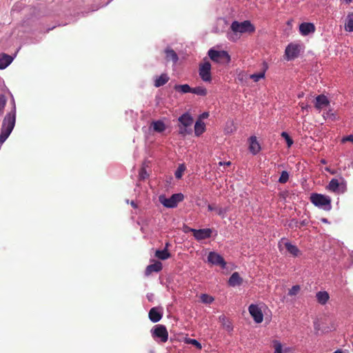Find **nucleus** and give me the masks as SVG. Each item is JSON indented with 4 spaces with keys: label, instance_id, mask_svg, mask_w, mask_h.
I'll use <instances>...</instances> for the list:
<instances>
[{
    "label": "nucleus",
    "instance_id": "30",
    "mask_svg": "<svg viewBox=\"0 0 353 353\" xmlns=\"http://www.w3.org/2000/svg\"><path fill=\"white\" fill-rule=\"evenodd\" d=\"M219 322L221 323L223 328L228 332L230 333L233 331V325L232 323L226 318L225 315H221L219 317Z\"/></svg>",
    "mask_w": 353,
    "mask_h": 353
},
{
    "label": "nucleus",
    "instance_id": "18",
    "mask_svg": "<svg viewBox=\"0 0 353 353\" xmlns=\"http://www.w3.org/2000/svg\"><path fill=\"white\" fill-rule=\"evenodd\" d=\"M316 31V26L312 22H301L299 26V32L301 35L307 37L312 34Z\"/></svg>",
    "mask_w": 353,
    "mask_h": 353
},
{
    "label": "nucleus",
    "instance_id": "17",
    "mask_svg": "<svg viewBox=\"0 0 353 353\" xmlns=\"http://www.w3.org/2000/svg\"><path fill=\"white\" fill-rule=\"evenodd\" d=\"M165 119V118L153 120L149 126V130L156 133H163L168 128L167 125L164 122Z\"/></svg>",
    "mask_w": 353,
    "mask_h": 353
},
{
    "label": "nucleus",
    "instance_id": "1",
    "mask_svg": "<svg viewBox=\"0 0 353 353\" xmlns=\"http://www.w3.org/2000/svg\"><path fill=\"white\" fill-rule=\"evenodd\" d=\"M256 31L255 26L250 20L239 21H232L227 32V39L232 42H236L244 34H251Z\"/></svg>",
    "mask_w": 353,
    "mask_h": 353
},
{
    "label": "nucleus",
    "instance_id": "53",
    "mask_svg": "<svg viewBox=\"0 0 353 353\" xmlns=\"http://www.w3.org/2000/svg\"><path fill=\"white\" fill-rule=\"evenodd\" d=\"M113 0H108L106 3L102 4L101 6H96V8L92 10V12L97 10L100 8H103L107 6L109 3H110Z\"/></svg>",
    "mask_w": 353,
    "mask_h": 353
},
{
    "label": "nucleus",
    "instance_id": "62",
    "mask_svg": "<svg viewBox=\"0 0 353 353\" xmlns=\"http://www.w3.org/2000/svg\"><path fill=\"white\" fill-rule=\"evenodd\" d=\"M171 246V244L169 241H167L165 243V246L163 248V250H165L166 251H168L169 248Z\"/></svg>",
    "mask_w": 353,
    "mask_h": 353
},
{
    "label": "nucleus",
    "instance_id": "27",
    "mask_svg": "<svg viewBox=\"0 0 353 353\" xmlns=\"http://www.w3.org/2000/svg\"><path fill=\"white\" fill-rule=\"evenodd\" d=\"M323 117L324 120H330L331 121H336L339 120L340 117L337 113L334 111L333 108L330 106L323 112Z\"/></svg>",
    "mask_w": 353,
    "mask_h": 353
},
{
    "label": "nucleus",
    "instance_id": "37",
    "mask_svg": "<svg viewBox=\"0 0 353 353\" xmlns=\"http://www.w3.org/2000/svg\"><path fill=\"white\" fill-rule=\"evenodd\" d=\"M274 352L273 353H286V351L283 350L282 343L278 340L273 341Z\"/></svg>",
    "mask_w": 353,
    "mask_h": 353
},
{
    "label": "nucleus",
    "instance_id": "24",
    "mask_svg": "<svg viewBox=\"0 0 353 353\" xmlns=\"http://www.w3.org/2000/svg\"><path fill=\"white\" fill-rule=\"evenodd\" d=\"M206 131V125L203 121L196 119L194 123V134L196 137H201Z\"/></svg>",
    "mask_w": 353,
    "mask_h": 353
},
{
    "label": "nucleus",
    "instance_id": "26",
    "mask_svg": "<svg viewBox=\"0 0 353 353\" xmlns=\"http://www.w3.org/2000/svg\"><path fill=\"white\" fill-rule=\"evenodd\" d=\"M170 79L167 73H161L159 76H155L153 78L154 86L155 88H160L166 84Z\"/></svg>",
    "mask_w": 353,
    "mask_h": 353
},
{
    "label": "nucleus",
    "instance_id": "4",
    "mask_svg": "<svg viewBox=\"0 0 353 353\" xmlns=\"http://www.w3.org/2000/svg\"><path fill=\"white\" fill-rule=\"evenodd\" d=\"M310 202L316 208L326 212L332 210V198L327 194L312 192L310 195Z\"/></svg>",
    "mask_w": 353,
    "mask_h": 353
},
{
    "label": "nucleus",
    "instance_id": "10",
    "mask_svg": "<svg viewBox=\"0 0 353 353\" xmlns=\"http://www.w3.org/2000/svg\"><path fill=\"white\" fill-rule=\"evenodd\" d=\"M206 262L212 266H219L222 270L227 268V262L223 256L216 251L209 252Z\"/></svg>",
    "mask_w": 353,
    "mask_h": 353
},
{
    "label": "nucleus",
    "instance_id": "20",
    "mask_svg": "<svg viewBox=\"0 0 353 353\" xmlns=\"http://www.w3.org/2000/svg\"><path fill=\"white\" fill-rule=\"evenodd\" d=\"M284 246L286 252L294 258L299 257L302 254V252L298 246L290 241H285Z\"/></svg>",
    "mask_w": 353,
    "mask_h": 353
},
{
    "label": "nucleus",
    "instance_id": "58",
    "mask_svg": "<svg viewBox=\"0 0 353 353\" xmlns=\"http://www.w3.org/2000/svg\"><path fill=\"white\" fill-rule=\"evenodd\" d=\"M219 164V165L230 166L232 164V163L230 161H220Z\"/></svg>",
    "mask_w": 353,
    "mask_h": 353
},
{
    "label": "nucleus",
    "instance_id": "34",
    "mask_svg": "<svg viewBox=\"0 0 353 353\" xmlns=\"http://www.w3.org/2000/svg\"><path fill=\"white\" fill-rule=\"evenodd\" d=\"M184 343H186V344H188V345H192V346H194L196 349H197L199 350H201L202 347H203L202 344L201 343V342H199L196 339H192V338L186 337L184 339Z\"/></svg>",
    "mask_w": 353,
    "mask_h": 353
},
{
    "label": "nucleus",
    "instance_id": "33",
    "mask_svg": "<svg viewBox=\"0 0 353 353\" xmlns=\"http://www.w3.org/2000/svg\"><path fill=\"white\" fill-rule=\"evenodd\" d=\"M187 170V166L185 163L179 164L177 168L174 171V176L176 179L180 180L183 178L185 171Z\"/></svg>",
    "mask_w": 353,
    "mask_h": 353
},
{
    "label": "nucleus",
    "instance_id": "39",
    "mask_svg": "<svg viewBox=\"0 0 353 353\" xmlns=\"http://www.w3.org/2000/svg\"><path fill=\"white\" fill-rule=\"evenodd\" d=\"M290 178V173L287 170H283L279 176V178L278 179V182L280 183H285L288 182Z\"/></svg>",
    "mask_w": 353,
    "mask_h": 353
},
{
    "label": "nucleus",
    "instance_id": "16",
    "mask_svg": "<svg viewBox=\"0 0 353 353\" xmlns=\"http://www.w3.org/2000/svg\"><path fill=\"white\" fill-rule=\"evenodd\" d=\"M163 315V307L161 305L152 307L148 312L150 321L154 323L161 321Z\"/></svg>",
    "mask_w": 353,
    "mask_h": 353
},
{
    "label": "nucleus",
    "instance_id": "35",
    "mask_svg": "<svg viewBox=\"0 0 353 353\" xmlns=\"http://www.w3.org/2000/svg\"><path fill=\"white\" fill-rule=\"evenodd\" d=\"M192 93L200 97H205L208 94V90L204 86H196L192 88Z\"/></svg>",
    "mask_w": 353,
    "mask_h": 353
},
{
    "label": "nucleus",
    "instance_id": "56",
    "mask_svg": "<svg viewBox=\"0 0 353 353\" xmlns=\"http://www.w3.org/2000/svg\"><path fill=\"white\" fill-rule=\"evenodd\" d=\"M154 295L153 293H148L146 294V298L150 302H153Z\"/></svg>",
    "mask_w": 353,
    "mask_h": 353
},
{
    "label": "nucleus",
    "instance_id": "31",
    "mask_svg": "<svg viewBox=\"0 0 353 353\" xmlns=\"http://www.w3.org/2000/svg\"><path fill=\"white\" fill-rule=\"evenodd\" d=\"M154 256L159 260L165 261L171 257V254L165 250L157 249L154 252Z\"/></svg>",
    "mask_w": 353,
    "mask_h": 353
},
{
    "label": "nucleus",
    "instance_id": "52",
    "mask_svg": "<svg viewBox=\"0 0 353 353\" xmlns=\"http://www.w3.org/2000/svg\"><path fill=\"white\" fill-rule=\"evenodd\" d=\"M321 327L320 323H319L318 321H314V329L316 332H318V331H321Z\"/></svg>",
    "mask_w": 353,
    "mask_h": 353
},
{
    "label": "nucleus",
    "instance_id": "38",
    "mask_svg": "<svg viewBox=\"0 0 353 353\" xmlns=\"http://www.w3.org/2000/svg\"><path fill=\"white\" fill-rule=\"evenodd\" d=\"M200 299L201 302L205 304H211L214 301L213 296L206 293L201 294Z\"/></svg>",
    "mask_w": 353,
    "mask_h": 353
},
{
    "label": "nucleus",
    "instance_id": "60",
    "mask_svg": "<svg viewBox=\"0 0 353 353\" xmlns=\"http://www.w3.org/2000/svg\"><path fill=\"white\" fill-rule=\"evenodd\" d=\"M131 206L134 208V209H137L138 208V205L137 204L136 201H134V200H132L130 202Z\"/></svg>",
    "mask_w": 353,
    "mask_h": 353
},
{
    "label": "nucleus",
    "instance_id": "44",
    "mask_svg": "<svg viewBox=\"0 0 353 353\" xmlns=\"http://www.w3.org/2000/svg\"><path fill=\"white\" fill-rule=\"evenodd\" d=\"M321 329V332L323 334H326L330 332L334 331L336 330V327L333 325L332 327H330L329 325H325L323 324Z\"/></svg>",
    "mask_w": 353,
    "mask_h": 353
},
{
    "label": "nucleus",
    "instance_id": "64",
    "mask_svg": "<svg viewBox=\"0 0 353 353\" xmlns=\"http://www.w3.org/2000/svg\"><path fill=\"white\" fill-rule=\"evenodd\" d=\"M332 353H343V350L342 349H337L334 351Z\"/></svg>",
    "mask_w": 353,
    "mask_h": 353
},
{
    "label": "nucleus",
    "instance_id": "8",
    "mask_svg": "<svg viewBox=\"0 0 353 353\" xmlns=\"http://www.w3.org/2000/svg\"><path fill=\"white\" fill-rule=\"evenodd\" d=\"M151 335L158 343H165L168 340V332L165 325L157 324L150 330Z\"/></svg>",
    "mask_w": 353,
    "mask_h": 353
},
{
    "label": "nucleus",
    "instance_id": "11",
    "mask_svg": "<svg viewBox=\"0 0 353 353\" xmlns=\"http://www.w3.org/2000/svg\"><path fill=\"white\" fill-rule=\"evenodd\" d=\"M212 65L209 61L204 59L203 62L199 65V75L202 81L207 83L212 82Z\"/></svg>",
    "mask_w": 353,
    "mask_h": 353
},
{
    "label": "nucleus",
    "instance_id": "9",
    "mask_svg": "<svg viewBox=\"0 0 353 353\" xmlns=\"http://www.w3.org/2000/svg\"><path fill=\"white\" fill-rule=\"evenodd\" d=\"M301 45L299 43L290 42L285 47L284 52V59L287 61L296 59L300 55Z\"/></svg>",
    "mask_w": 353,
    "mask_h": 353
},
{
    "label": "nucleus",
    "instance_id": "54",
    "mask_svg": "<svg viewBox=\"0 0 353 353\" xmlns=\"http://www.w3.org/2000/svg\"><path fill=\"white\" fill-rule=\"evenodd\" d=\"M41 40V37L39 38H30L29 43L30 44H36L40 42Z\"/></svg>",
    "mask_w": 353,
    "mask_h": 353
},
{
    "label": "nucleus",
    "instance_id": "63",
    "mask_svg": "<svg viewBox=\"0 0 353 353\" xmlns=\"http://www.w3.org/2000/svg\"><path fill=\"white\" fill-rule=\"evenodd\" d=\"M321 221L324 223H328V224L330 223L329 220L327 218H324V217L321 219Z\"/></svg>",
    "mask_w": 353,
    "mask_h": 353
},
{
    "label": "nucleus",
    "instance_id": "43",
    "mask_svg": "<svg viewBox=\"0 0 353 353\" xmlns=\"http://www.w3.org/2000/svg\"><path fill=\"white\" fill-rule=\"evenodd\" d=\"M11 96V100H10V105H11V110L8 112L7 113L17 115V106L14 98L11 92H10Z\"/></svg>",
    "mask_w": 353,
    "mask_h": 353
},
{
    "label": "nucleus",
    "instance_id": "46",
    "mask_svg": "<svg viewBox=\"0 0 353 353\" xmlns=\"http://www.w3.org/2000/svg\"><path fill=\"white\" fill-rule=\"evenodd\" d=\"M216 211L219 216L224 218L225 213L228 211V208H216Z\"/></svg>",
    "mask_w": 353,
    "mask_h": 353
},
{
    "label": "nucleus",
    "instance_id": "28",
    "mask_svg": "<svg viewBox=\"0 0 353 353\" xmlns=\"http://www.w3.org/2000/svg\"><path fill=\"white\" fill-rule=\"evenodd\" d=\"M316 299L319 304L324 305L329 301L330 294L325 290H321L316 293Z\"/></svg>",
    "mask_w": 353,
    "mask_h": 353
},
{
    "label": "nucleus",
    "instance_id": "55",
    "mask_svg": "<svg viewBox=\"0 0 353 353\" xmlns=\"http://www.w3.org/2000/svg\"><path fill=\"white\" fill-rule=\"evenodd\" d=\"M308 223H309V221L306 219L301 221L300 222L299 221V225L300 228L303 227V226H306V225H308Z\"/></svg>",
    "mask_w": 353,
    "mask_h": 353
},
{
    "label": "nucleus",
    "instance_id": "7",
    "mask_svg": "<svg viewBox=\"0 0 353 353\" xmlns=\"http://www.w3.org/2000/svg\"><path fill=\"white\" fill-rule=\"evenodd\" d=\"M340 181L336 178H332L326 185L325 189L337 194H344L347 191V181L343 177H340Z\"/></svg>",
    "mask_w": 353,
    "mask_h": 353
},
{
    "label": "nucleus",
    "instance_id": "48",
    "mask_svg": "<svg viewBox=\"0 0 353 353\" xmlns=\"http://www.w3.org/2000/svg\"><path fill=\"white\" fill-rule=\"evenodd\" d=\"M288 227L290 228H299L300 226L299 225V221L296 219H292L288 223Z\"/></svg>",
    "mask_w": 353,
    "mask_h": 353
},
{
    "label": "nucleus",
    "instance_id": "40",
    "mask_svg": "<svg viewBox=\"0 0 353 353\" xmlns=\"http://www.w3.org/2000/svg\"><path fill=\"white\" fill-rule=\"evenodd\" d=\"M149 177V174L144 165H143L139 172V181H145Z\"/></svg>",
    "mask_w": 353,
    "mask_h": 353
},
{
    "label": "nucleus",
    "instance_id": "61",
    "mask_svg": "<svg viewBox=\"0 0 353 353\" xmlns=\"http://www.w3.org/2000/svg\"><path fill=\"white\" fill-rule=\"evenodd\" d=\"M325 170L329 172L331 174H336V170L331 169L330 168H326Z\"/></svg>",
    "mask_w": 353,
    "mask_h": 353
},
{
    "label": "nucleus",
    "instance_id": "2",
    "mask_svg": "<svg viewBox=\"0 0 353 353\" xmlns=\"http://www.w3.org/2000/svg\"><path fill=\"white\" fill-rule=\"evenodd\" d=\"M17 121V115L6 113L3 119L0 130V145H3L13 131Z\"/></svg>",
    "mask_w": 353,
    "mask_h": 353
},
{
    "label": "nucleus",
    "instance_id": "45",
    "mask_svg": "<svg viewBox=\"0 0 353 353\" xmlns=\"http://www.w3.org/2000/svg\"><path fill=\"white\" fill-rule=\"evenodd\" d=\"M290 192L288 190H285L283 191H281L279 193V196L281 201H283L284 202L286 201V199L289 196Z\"/></svg>",
    "mask_w": 353,
    "mask_h": 353
},
{
    "label": "nucleus",
    "instance_id": "59",
    "mask_svg": "<svg viewBox=\"0 0 353 353\" xmlns=\"http://www.w3.org/2000/svg\"><path fill=\"white\" fill-rule=\"evenodd\" d=\"M216 208L214 207V205H212L211 204H208V211L212 212V211L216 210Z\"/></svg>",
    "mask_w": 353,
    "mask_h": 353
},
{
    "label": "nucleus",
    "instance_id": "25",
    "mask_svg": "<svg viewBox=\"0 0 353 353\" xmlns=\"http://www.w3.org/2000/svg\"><path fill=\"white\" fill-rule=\"evenodd\" d=\"M163 269V264L161 261H156L153 263L148 265L145 270L146 276L150 275L152 272H159Z\"/></svg>",
    "mask_w": 353,
    "mask_h": 353
},
{
    "label": "nucleus",
    "instance_id": "21",
    "mask_svg": "<svg viewBox=\"0 0 353 353\" xmlns=\"http://www.w3.org/2000/svg\"><path fill=\"white\" fill-rule=\"evenodd\" d=\"M268 68L269 66L268 63L265 61H263L260 72L251 74L250 75V79H252L254 82H258L261 79H265V72L268 70Z\"/></svg>",
    "mask_w": 353,
    "mask_h": 353
},
{
    "label": "nucleus",
    "instance_id": "15",
    "mask_svg": "<svg viewBox=\"0 0 353 353\" xmlns=\"http://www.w3.org/2000/svg\"><path fill=\"white\" fill-rule=\"evenodd\" d=\"M20 49L21 47H19L17 49L16 52L12 55L3 52L0 53V70L6 69L12 63V62L17 57V53L19 52Z\"/></svg>",
    "mask_w": 353,
    "mask_h": 353
},
{
    "label": "nucleus",
    "instance_id": "42",
    "mask_svg": "<svg viewBox=\"0 0 353 353\" xmlns=\"http://www.w3.org/2000/svg\"><path fill=\"white\" fill-rule=\"evenodd\" d=\"M8 101V99L4 94H0V113L3 112L6 103Z\"/></svg>",
    "mask_w": 353,
    "mask_h": 353
},
{
    "label": "nucleus",
    "instance_id": "32",
    "mask_svg": "<svg viewBox=\"0 0 353 353\" xmlns=\"http://www.w3.org/2000/svg\"><path fill=\"white\" fill-rule=\"evenodd\" d=\"M345 30L349 32H353V12H349L345 19Z\"/></svg>",
    "mask_w": 353,
    "mask_h": 353
},
{
    "label": "nucleus",
    "instance_id": "5",
    "mask_svg": "<svg viewBox=\"0 0 353 353\" xmlns=\"http://www.w3.org/2000/svg\"><path fill=\"white\" fill-rule=\"evenodd\" d=\"M208 56L214 63L229 64L231 62V56L227 50H217L211 48L208 51Z\"/></svg>",
    "mask_w": 353,
    "mask_h": 353
},
{
    "label": "nucleus",
    "instance_id": "6",
    "mask_svg": "<svg viewBox=\"0 0 353 353\" xmlns=\"http://www.w3.org/2000/svg\"><path fill=\"white\" fill-rule=\"evenodd\" d=\"M184 199V195L181 192L172 194L170 197H167L165 194L159 196V201L163 207L166 208L173 209L178 206V204Z\"/></svg>",
    "mask_w": 353,
    "mask_h": 353
},
{
    "label": "nucleus",
    "instance_id": "23",
    "mask_svg": "<svg viewBox=\"0 0 353 353\" xmlns=\"http://www.w3.org/2000/svg\"><path fill=\"white\" fill-rule=\"evenodd\" d=\"M165 59L169 62L172 61L173 63H176L179 61V56L177 53L170 47L167 46L164 50Z\"/></svg>",
    "mask_w": 353,
    "mask_h": 353
},
{
    "label": "nucleus",
    "instance_id": "13",
    "mask_svg": "<svg viewBox=\"0 0 353 353\" xmlns=\"http://www.w3.org/2000/svg\"><path fill=\"white\" fill-rule=\"evenodd\" d=\"M248 312L255 323L259 324L263 322L264 315L258 304L251 303L248 306Z\"/></svg>",
    "mask_w": 353,
    "mask_h": 353
},
{
    "label": "nucleus",
    "instance_id": "57",
    "mask_svg": "<svg viewBox=\"0 0 353 353\" xmlns=\"http://www.w3.org/2000/svg\"><path fill=\"white\" fill-rule=\"evenodd\" d=\"M285 241V237H283L281 239V240L279 241V243H278V248H279V250L280 252H282V245H281V243L283 241Z\"/></svg>",
    "mask_w": 353,
    "mask_h": 353
},
{
    "label": "nucleus",
    "instance_id": "29",
    "mask_svg": "<svg viewBox=\"0 0 353 353\" xmlns=\"http://www.w3.org/2000/svg\"><path fill=\"white\" fill-rule=\"evenodd\" d=\"M174 90L177 92H179L181 94H188V93H192V87L188 84V83H184V84H175L174 85Z\"/></svg>",
    "mask_w": 353,
    "mask_h": 353
},
{
    "label": "nucleus",
    "instance_id": "41",
    "mask_svg": "<svg viewBox=\"0 0 353 353\" xmlns=\"http://www.w3.org/2000/svg\"><path fill=\"white\" fill-rule=\"evenodd\" d=\"M301 290V286L299 285H294L290 289H289L288 295L292 296H296Z\"/></svg>",
    "mask_w": 353,
    "mask_h": 353
},
{
    "label": "nucleus",
    "instance_id": "50",
    "mask_svg": "<svg viewBox=\"0 0 353 353\" xmlns=\"http://www.w3.org/2000/svg\"><path fill=\"white\" fill-rule=\"evenodd\" d=\"M209 116V112L205 111L199 115L197 119H201V121H203V119H208Z\"/></svg>",
    "mask_w": 353,
    "mask_h": 353
},
{
    "label": "nucleus",
    "instance_id": "47",
    "mask_svg": "<svg viewBox=\"0 0 353 353\" xmlns=\"http://www.w3.org/2000/svg\"><path fill=\"white\" fill-rule=\"evenodd\" d=\"M341 142L342 143H345L346 142H351L353 143V134H351L346 136H343L341 138Z\"/></svg>",
    "mask_w": 353,
    "mask_h": 353
},
{
    "label": "nucleus",
    "instance_id": "49",
    "mask_svg": "<svg viewBox=\"0 0 353 353\" xmlns=\"http://www.w3.org/2000/svg\"><path fill=\"white\" fill-rule=\"evenodd\" d=\"M183 232L184 233L192 232V234L194 235V232H195V228H190V227L188 226L187 225L184 224L183 226Z\"/></svg>",
    "mask_w": 353,
    "mask_h": 353
},
{
    "label": "nucleus",
    "instance_id": "12",
    "mask_svg": "<svg viewBox=\"0 0 353 353\" xmlns=\"http://www.w3.org/2000/svg\"><path fill=\"white\" fill-rule=\"evenodd\" d=\"M313 103L315 109L321 112L323 109H327L330 106V100L324 94H320L315 97Z\"/></svg>",
    "mask_w": 353,
    "mask_h": 353
},
{
    "label": "nucleus",
    "instance_id": "3",
    "mask_svg": "<svg viewBox=\"0 0 353 353\" xmlns=\"http://www.w3.org/2000/svg\"><path fill=\"white\" fill-rule=\"evenodd\" d=\"M179 131L178 133L180 136L185 137L188 135H191L193 132L192 125L194 123V117L191 113L186 111L181 114L177 119Z\"/></svg>",
    "mask_w": 353,
    "mask_h": 353
},
{
    "label": "nucleus",
    "instance_id": "14",
    "mask_svg": "<svg viewBox=\"0 0 353 353\" xmlns=\"http://www.w3.org/2000/svg\"><path fill=\"white\" fill-rule=\"evenodd\" d=\"M213 232L215 233V236L217 235V231L213 228H207L202 229H195L194 238L197 241H201L205 239H210L212 236Z\"/></svg>",
    "mask_w": 353,
    "mask_h": 353
},
{
    "label": "nucleus",
    "instance_id": "22",
    "mask_svg": "<svg viewBox=\"0 0 353 353\" xmlns=\"http://www.w3.org/2000/svg\"><path fill=\"white\" fill-rule=\"evenodd\" d=\"M243 279L241 276L240 274L238 272H234L232 273L230 276L228 280V285L230 287H237L240 286L243 284Z\"/></svg>",
    "mask_w": 353,
    "mask_h": 353
},
{
    "label": "nucleus",
    "instance_id": "19",
    "mask_svg": "<svg viewBox=\"0 0 353 353\" xmlns=\"http://www.w3.org/2000/svg\"><path fill=\"white\" fill-rule=\"evenodd\" d=\"M248 150L252 155L258 154L262 150L257 137L254 135L250 136L248 139Z\"/></svg>",
    "mask_w": 353,
    "mask_h": 353
},
{
    "label": "nucleus",
    "instance_id": "51",
    "mask_svg": "<svg viewBox=\"0 0 353 353\" xmlns=\"http://www.w3.org/2000/svg\"><path fill=\"white\" fill-rule=\"evenodd\" d=\"M223 23V26H225L228 25V20L225 17H219L217 19V25H220Z\"/></svg>",
    "mask_w": 353,
    "mask_h": 353
},
{
    "label": "nucleus",
    "instance_id": "36",
    "mask_svg": "<svg viewBox=\"0 0 353 353\" xmlns=\"http://www.w3.org/2000/svg\"><path fill=\"white\" fill-rule=\"evenodd\" d=\"M281 137L285 140L288 148H290L294 144V140L289 133L286 131H283L281 133Z\"/></svg>",
    "mask_w": 353,
    "mask_h": 353
}]
</instances>
